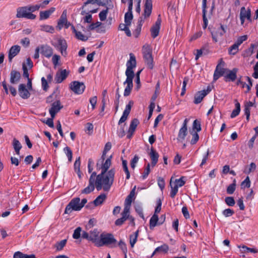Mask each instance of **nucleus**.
I'll use <instances>...</instances> for the list:
<instances>
[{
	"label": "nucleus",
	"instance_id": "f257e3e1",
	"mask_svg": "<svg viewBox=\"0 0 258 258\" xmlns=\"http://www.w3.org/2000/svg\"><path fill=\"white\" fill-rule=\"evenodd\" d=\"M111 158L110 156L101 166V172L97 175L95 185L97 190L103 188L104 191H108L112 185L114 178L115 170L111 168L108 171L111 164Z\"/></svg>",
	"mask_w": 258,
	"mask_h": 258
},
{
	"label": "nucleus",
	"instance_id": "f03ea898",
	"mask_svg": "<svg viewBox=\"0 0 258 258\" xmlns=\"http://www.w3.org/2000/svg\"><path fill=\"white\" fill-rule=\"evenodd\" d=\"M116 240L114 238L113 234L111 233L101 234L100 239L96 246L101 247L104 245L107 246L110 248L116 246Z\"/></svg>",
	"mask_w": 258,
	"mask_h": 258
},
{
	"label": "nucleus",
	"instance_id": "7ed1b4c3",
	"mask_svg": "<svg viewBox=\"0 0 258 258\" xmlns=\"http://www.w3.org/2000/svg\"><path fill=\"white\" fill-rule=\"evenodd\" d=\"M225 33L224 26L221 24L217 25L213 30H211L212 39L215 42H223L224 40L223 35Z\"/></svg>",
	"mask_w": 258,
	"mask_h": 258
},
{
	"label": "nucleus",
	"instance_id": "20e7f679",
	"mask_svg": "<svg viewBox=\"0 0 258 258\" xmlns=\"http://www.w3.org/2000/svg\"><path fill=\"white\" fill-rule=\"evenodd\" d=\"M136 57L133 53H131L130 54V59L126 62L127 68L125 71L126 76H135L133 69L136 67Z\"/></svg>",
	"mask_w": 258,
	"mask_h": 258
},
{
	"label": "nucleus",
	"instance_id": "39448f33",
	"mask_svg": "<svg viewBox=\"0 0 258 258\" xmlns=\"http://www.w3.org/2000/svg\"><path fill=\"white\" fill-rule=\"evenodd\" d=\"M80 199L79 198H75L73 199L66 206L64 213L69 214L72 211H80L81 210L80 205Z\"/></svg>",
	"mask_w": 258,
	"mask_h": 258
},
{
	"label": "nucleus",
	"instance_id": "423d86ee",
	"mask_svg": "<svg viewBox=\"0 0 258 258\" xmlns=\"http://www.w3.org/2000/svg\"><path fill=\"white\" fill-rule=\"evenodd\" d=\"M16 17L18 18H25L28 19L34 20L36 16L29 12L26 6L19 7L17 9Z\"/></svg>",
	"mask_w": 258,
	"mask_h": 258
},
{
	"label": "nucleus",
	"instance_id": "0eeeda50",
	"mask_svg": "<svg viewBox=\"0 0 258 258\" xmlns=\"http://www.w3.org/2000/svg\"><path fill=\"white\" fill-rule=\"evenodd\" d=\"M97 176L96 172L92 173L89 180V185L82 191V194H88L94 190Z\"/></svg>",
	"mask_w": 258,
	"mask_h": 258
},
{
	"label": "nucleus",
	"instance_id": "6e6552de",
	"mask_svg": "<svg viewBox=\"0 0 258 258\" xmlns=\"http://www.w3.org/2000/svg\"><path fill=\"white\" fill-rule=\"evenodd\" d=\"M70 88L75 94H81L84 91L85 86L82 82L74 81L71 83Z\"/></svg>",
	"mask_w": 258,
	"mask_h": 258
},
{
	"label": "nucleus",
	"instance_id": "1a4fd4ad",
	"mask_svg": "<svg viewBox=\"0 0 258 258\" xmlns=\"http://www.w3.org/2000/svg\"><path fill=\"white\" fill-rule=\"evenodd\" d=\"M225 64V62L223 60V58H221L219 60V62L216 66L214 74V80L216 81L218 80L220 77L222 76L225 72V69L222 68V66H224Z\"/></svg>",
	"mask_w": 258,
	"mask_h": 258
},
{
	"label": "nucleus",
	"instance_id": "9d476101",
	"mask_svg": "<svg viewBox=\"0 0 258 258\" xmlns=\"http://www.w3.org/2000/svg\"><path fill=\"white\" fill-rule=\"evenodd\" d=\"M62 108L63 105L61 104L60 100H58L53 102L51 104V107L49 110V112L51 117L54 118L56 114L58 113Z\"/></svg>",
	"mask_w": 258,
	"mask_h": 258
},
{
	"label": "nucleus",
	"instance_id": "9b49d317",
	"mask_svg": "<svg viewBox=\"0 0 258 258\" xmlns=\"http://www.w3.org/2000/svg\"><path fill=\"white\" fill-rule=\"evenodd\" d=\"M211 91L209 87L207 90L200 91L196 93L194 97V102L196 104H198L202 102L203 98Z\"/></svg>",
	"mask_w": 258,
	"mask_h": 258
},
{
	"label": "nucleus",
	"instance_id": "f8f14e48",
	"mask_svg": "<svg viewBox=\"0 0 258 258\" xmlns=\"http://www.w3.org/2000/svg\"><path fill=\"white\" fill-rule=\"evenodd\" d=\"M153 1L152 0H146L144 5V13L143 16L144 19L149 18L152 11Z\"/></svg>",
	"mask_w": 258,
	"mask_h": 258
},
{
	"label": "nucleus",
	"instance_id": "ddd939ff",
	"mask_svg": "<svg viewBox=\"0 0 258 258\" xmlns=\"http://www.w3.org/2000/svg\"><path fill=\"white\" fill-rule=\"evenodd\" d=\"M188 120L187 118H185L183 121L182 127L179 130L177 140L179 141H182L185 139L186 136L187 134V124Z\"/></svg>",
	"mask_w": 258,
	"mask_h": 258
},
{
	"label": "nucleus",
	"instance_id": "4468645a",
	"mask_svg": "<svg viewBox=\"0 0 258 258\" xmlns=\"http://www.w3.org/2000/svg\"><path fill=\"white\" fill-rule=\"evenodd\" d=\"M159 15L155 24L151 28V36L153 38H156L159 34L161 23V19Z\"/></svg>",
	"mask_w": 258,
	"mask_h": 258
},
{
	"label": "nucleus",
	"instance_id": "2eb2a0df",
	"mask_svg": "<svg viewBox=\"0 0 258 258\" xmlns=\"http://www.w3.org/2000/svg\"><path fill=\"white\" fill-rule=\"evenodd\" d=\"M134 78V77L126 76V79L123 83L124 84H127L123 93V95L125 97L130 95L131 90H132L133 87V80Z\"/></svg>",
	"mask_w": 258,
	"mask_h": 258
},
{
	"label": "nucleus",
	"instance_id": "dca6fc26",
	"mask_svg": "<svg viewBox=\"0 0 258 258\" xmlns=\"http://www.w3.org/2000/svg\"><path fill=\"white\" fill-rule=\"evenodd\" d=\"M70 73L69 71L65 70H61L57 72L55 77V81L56 83H60L64 80Z\"/></svg>",
	"mask_w": 258,
	"mask_h": 258
},
{
	"label": "nucleus",
	"instance_id": "f3484780",
	"mask_svg": "<svg viewBox=\"0 0 258 258\" xmlns=\"http://www.w3.org/2000/svg\"><path fill=\"white\" fill-rule=\"evenodd\" d=\"M18 92L20 96L24 99H28L30 96L28 89L26 88V85L24 84H21L19 85Z\"/></svg>",
	"mask_w": 258,
	"mask_h": 258
},
{
	"label": "nucleus",
	"instance_id": "a211bd4d",
	"mask_svg": "<svg viewBox=\"0 0 258 258\" xmlns=\"http://www.w3.org/2000/svg\"><path fill=\"white\" fill-rule=\"evenodd\" d=\"M90 241H91L96 246V243L98 242L100 239V232L98 229L95 228L92 230H90L89 232Z\"/></svg>",
	"mask_w": 258,
	"mask_h": 258
},
{
	"label": "nucleus",
	"instance_id": "6ab92c4d",
	"mask_svg": "<svg viewBox=\"0 0 258 258\" xmlns=\"http://www.w3.org/2000/svg\"><path fill=\"white\" fill-rule=\"evenodd\" d=\"M106 198L107 197L106 194H101L96 198V199L93 202V203H89L86 206V208H88L89 207L92 206V204H94L95 206H98L101 205L105 201Z\"/></svg>",
	"mask_w": 258,
	"mask_h": 258
},
{
	"label": "nucleus",
	"instance_id": "aec40b11",
	"mask_svg": "<svg viewBox=\"0 0 258 258\" xmlns=\"http://www.w3.org/2000/svg\"><path fill=\"white\" fill-rule=\"evenodd\" d=\"M139 124V121L137 118H134L131 121L127 135V138L128 139H130L132 137Z\"/></svg>",
	"mask_w": 258,
	"mask_h": 258
},
{
	"label": "nucleus",
	"instance_id": "412c9836",
	"mask_svg": "<svg viewBox=\"0 0 258 258\" xmlns=\"http://www.w3.org/2000/svg\"><path fill=\"white\" fill-rule=\"evenodd\" d=\"M21 74L19 72L13 70L10 73V83L12 84H17L21 79Z\"/></svg>",
	"mask_w": 258,
	"mask_h": 258
},
{
	"label": "nucleus",
	"instance_id": "4be33fe9",
	"mask_svg": "<svg viewBox=\"0 0 258 258\" xmlns=\"http://www.w3.org/2000/svg\"><path fill=\"white\" fill-rule=\"evenodd\" d=\"M20 49V46L18 45H14L11 47L8 54V58L10 62H11L12 59L19 53Z\"/></svg>",
	"mask_w": 258,
	"mask_h": 258
},
{
	"label": "nucleus",
	"instance_id": "5701e85b",
	"mask_svg": "<svg viewBox=\"0 0 258 258\" xmlns=\"http://www.w3.org/2000/svg\"><path fill=\"white\" fill-rule=\"evenodd\" d=\"M41 53L46 57L49 58L53 54L52 48L47 45H42L40 46Z\"/></svg>",
	"mask_w": 258,
	"mask_h": 258
},
{
	"label": "nucleus",
	"instance_id": "b1692460",
	"mask_svg": "<svg viewBox=\"0 0 258 258\" xmlns=\"http://www.w3.org/2000/svg\"><path fill=\"white\" fill-rule=\"evenodd\" d=\"M58 48L60 50L62 55H67V43L66 41L63 39H59L58 40Z\"/></svg>",
	"mask_w": 258,
	"mask_h": 258
},
{
	"label": "nucleus",
	"instance_id": "393cba45",
	"mask_svg": "<svg viewBox=\"0 0 258 258\" xmlns=\"http://www.w3.org/2000/svg\"><path fill=\"white\" fill-rule=\"evenodd\" d=\"M238 69L234 68L232 70L227 69V80L233 82L237 78Z\"/></svg>",
	"mask_w": 258,
	"mask_h": 258
},
{
	"label": "nucleus",
	"instance_id": "a878e982",
	"mask_svg": "<svg viewBox=\"0 0 258 258\" xmlns=\"http://www.w3.org/2000/svg\"><path fill=\"white\" fill-rule=\"evenodd\" d=\"M136 188V186H135L134 187L131 191L130 194L127 196V197L125 199V202H124L125 206H127L128 207H131L132 201L134 199H135Z\"/></svg>",
	"mask_w": 258,
	"mask_h": 258
},
{
	"label": "nucleus",
	"instance_id": "bb28decb",
	"mask_svg": "<svg viewBox=\"0 0 258 258\" xmlns=\"http://www.w3.org/2000/svg\"><path fill=\"white\" fill-rule=\"evenodd\" d=\"M150 158L152 160V166L153 167L155 166L157 164L158 161L159 154L154 149L153 147L151 148V152L149 154Z\"/></svg>",
	"mask_w": 258,
	"mask_h": 258
},
{
	"label": "nucleus",
	"instance_id": "cd10ccee",
	"mask_svg": "<svg viewBox=\"0 0 258 258\" xmlns=\"http://www.w3.org/2000/svg\"><path fill=\"white\" fill-rule=\"evenodd\" d=\"M55 10V8L51 7L48 10L41 11L40 12V20H42L48 19L50 15L54 12Z\"/></svg>",
	"mask_w": 258,
	"mask_h": 258
},
{
	"label": "nucleus",
	"instance_id": "c85d7f7f",
	"mask_svg": "<svg viewBox=\"0 0 258 258\" xmlns=\"http://www.w3.org/2000/svg\"><path fill=\"white\" fill-rule=\"evenodd\" d=\"M206 8H207V0H203L202 4V9H203V18L204 24L203 27L204 29H206L207 27L208 21L206 17Z\"/></svg>",
	"mask_w": 258,
	"mask_h": 258
},
{
	"label": "nucleus",
	"instance_id": "c756f323",
	"mask_svg": "<svg viewBox=\"0 0 258 258\" xmlns=\"http://www.w3.org/2000/svg\"><path fill=\"white\" fill-rule=\"evenodd\" d=\"M67 21V10H64L59 19L56 28L59 30H61L63 26V24Z\"/></svg>",
	"mask_w": 258,
	"mask_h": 258
},
{
	"label": "nucleus",
	"instance_id": "7c9ffc66",
	"mask_svg": "<svg viewBox=\"0 0 258 258\" xmlns=\"http://www.w3.org/2000/svg\"><path fill=\"white\" fill-rule=\"evenodd\" d=\"M143 56L148 68L151 70L153 69L154 64L152 53L144 54Z\"/></svg>",
	"mask_w": 258,
	"mask_h": 258
},
{
	"label": "nucleus",
	"instance_id": "2f4dec72",
	"mask_svg": "<svg viewBox=\"0 0 258 258\" xmlns=\"http://www.w3.org/2000/svg\"><path fill=\"white\" fill-rule=\"evenodd\" d=\"M12 144L16 153L18 155H19L20 151L22 148V145L20 142L16 138H14Z\"/></svg>",
	"mask_w": 258,
	"mask_h": 258
},
{
	"label": "nucleus",
	"instance_id": "473e14b6",
	"mask_svg": "<svg viewBox=\"0 0 258 258\" xmlns=\"http://www.w3.org/2000/svg\"><path fill=\"white\" fill-rule=\"evenodd\" d=\"M159 218L157 214H154L150 220V228L153 229L156 225H158Z\"/></svg>",
	"mask_w": 258,
	"mask_h": 258
},
{
	"label": "nucleus",
	"instance_id": "72a5a7b5",
	"mask_svg": "<svg viewBox=\"0 0 258 258\" xmlns=\"http://www.w3.org/2000/svg\"><path fill=\"white\" fill-rule=\"evenodd\" d=\"M169 250V247L168 245L164 244L160 246H159L157 247L153 253H152L151 257H152L156 253L160 252H164V253H167Z\"/></svg>",
	"mask_w": 258,
	"mask_h": 258
},
{
	"label": "nucleus",
	"instance_id": "f704fd0d",
	"mask_svg": "<svg viewBox=\"0 0 258 258\" xmlns=\"http://www.w3.org/2000/svg\"><path fill=\"white\" fill-rule=\"evenodd\" d=\"M235 102V109H234L231 114V117L234 118L237 115H238L240 112V103L237 101L236 99L234 100Z\"/></svg>",
	"mask_w": 258,
	"mask_h": 258
},
{
	"label": "nucleus",
	"instance_id": "c9c22d12",
	"mask_svg": "<svg viewBox=\"0 0 258 258\" xmlns=\"http://www.w3.org/2000/svg\"><path fill=\"white\" fill-rule=\"evenodd\" d=\"M67 242V239H63L60 241L57 242L54 245V247L56 248L57 251H60L66 245Z\"/></svg>",
	"mask_w": 258,
	"mask_h": 258
},
{
	"label": "nucleus",
	"instance_id": "e433bc0d",
	"mask_svg": "<svg viewBox=\"0 0 258 258\" xmlns=\"http://www.w3.org/2000/svg\"><path fill=\"white\" fill-rule=\"evenodd\" d=\"M248 12V9L246 10L245 7H243L240 9V19L241 21V25H243L245 19H246V13Z\"/></svg>",
	"mask_w": 258,
	"mask_h": 258
},
{
	"label": "nucleus",
	"instance_id": "4c0bfd02",
	"mask_svg": "<svg viewBox=\"0 0 258 258\" xmlns=\"http://www.w3.org/2000/svg\"><path fill=\"white\" fill-rule=\"evenodd\" d=\"M133 19L132 12L127 11L124 15V22L127 25H131V21Z\"/></svg>",
	"mask_w": 258,
	"mask_h": 258
},
{
	"label": "nucleus",
	"instance_id": "58836bf2",
	"mask_svg": "<svg viewBox=\"0 0 258 258\" xmlns=\"http://www.w3.org/2000/svg\"><path fill=\"white\" fill-rule=\"evenodd\" d=\"M139 231H136L134 234L131 235L130 236V242L132 247L134 246L135 244L136 243L137 238L138 236Z\"/></svg>",
	"mask_w": 258,
	"mask_h": 258
},
{
	"label": "nucleus",
	"instance_id": "ea45409f",
	"mask_svg": "<svg viewBox=\"0 0 258 258\" xmlns=\"http://www.w3.org/2000/svg\"><path fill=\"white\" fill-rule=\"evenodd\" d=\"M239 46L234 43L231 47H229L228 49V53L230 55H235L239 51L238 49Z\"/></svg>",
	"mask_w": 258,
	"mask_h": 258
},
{
	"label": "nucleus",
	"instance_id": "a19ab883",
	"mask_svg": "<svg viewBox=\"0 0 258 258\" xmlns=\"http://www.w3.org/2000/svg\"><path fill=\"white\" fill-rule=\"evenodd\" d=\"M119 248L121 249L123 253L124 254V258H126V253L127 252V249L126 247V244L125 242L122 240H120L118 244Z\"/></svg>",
	"mask_w": 258,
	"mask_h": 258
},
{
	"label": "nucleus",
	"instance_id": "79ce46f5",
	"mask_svg": "<svg viewBox=\"0 0 258 258\" xmlns=\"http://www.w3.org/2000/svg\"><path fill=\"white\" fill-rule=\"evenodd\" d=\"M236 188V180L235 179H234L233 181V183L230 184L227 187V192L229 194H232Z\"/></svg>",
	"mask_w": 258,
	"mask_h": 258
},
{
	"label": "nucleus",
	"instance_id": "37998d69",
	"mask_svg": "<svg viewBox=\"0 0 258 258\" xmlns=\"http://www.w3.org/2000/svg\"><path fill=\"white\" fill-rule=\"evenodd\" d=\"M75 34L76 38L82 41H86L88 39V37L85 36L80 31H77Z\"/></svg>",
	"mask_w": 258,
	"mask_h": 258
},
{
	"label": "nucleus",
	"instance_id": "c03bdc74",
	"mask_svg": "<svg viewBox=\"0 0 258 258\" xmlns=\"http://www.w3.org/2000/svg\"><path fill=\"white\" fill-rule=\"evenodd\" d=\"M160 83L158 82L156 85V89L154 92V94L153 95L151 98V101H155L157 98L158 95L159 94L160 91Z\"/></svg>",
	"mask_w": 258,
	"mask_h": 258
},
{
	"label": "nucleus",
	"instance_id": "a18cd8bd",
	"mask_svg": "<svg viewBox=\"0 0 258 258\" xmlns=\"http://www.w3.org/2000/svg\"><path fill=\"white\" fill-rule=\"evenodd\" d=\"M63 150L68 157L69 161L71 162L73 158V153L70 147H66L63 149Z\"/></svg>",
	"mask_w": 258,
	"mask_h": 258
},
{
	"label": "nucleus",
	"instance_id": "49530a36",
	"mask_svg": "<svg viewBox=\"0 0 258 258\" xmlns=\"http://www.w3.org/2000/svg\"><path fill=\"white\" fill-rule=\"evenodd\" d=\"M41 30L47 32H49L51 33H53L54 31V29L52 26L49 25H41Z\"/></svg>",
	"mask_w": 258,
	"mask_h": 258
},
{
	"label": "nucleus",
	"instance_id": "de8ad7c7",
	"mask_svg": "<svg viewBox=\"0 0 258 258\" xmlns=\"http://www.w3.org/2000/svg\"><path fill=\"white\" fill-rule=\"evenodd\" d=\"M122 167L123 170L126 174V179H129L130 178V173L127 167V162L125 160H122Z\"/></svg>",
	"mask_w": 258,
	"mask_h": 258
},
{
	"label": "nucleus",
	"instance_id": "09e8293b",
	"mask_svg": "<svg viewBox=\"0 0 258 258\" xmlns=\"http://www.w3.org/2000/svg\"><path fill=\"white\" fill-rule=\"evenodd\" d=\"M108 12V8H107L105 10L102 11L99 14L100 20L101 21H104L106 19L107 14Z\"/></svg>",
	"mask_w": 258,
	"mask_h": 258
},
{
	"label": "nucleus",
	"instance_id": "8fccbe9b",
	"mask_svg": "<svg viewBox=\"0 0 258 258\" xmlns=\"http://www.w3.org/2000/svg\"><path fill=\"white\" fill-rule=\"evenodd\" d=\"M82 231V228L80 227H77L74 232L73 237L74 239H78L81 236V232Z\"/></svg>",
	"mask_w": 258,
	"mask_h": 258
},
{
	"label": "nucleus",
	"instance_id": "3c124183",
	"mask_svg": "<svg viewBox=\"0 0 258 258\" xmlns=\"http://www.w3.org/2000/svg\"><path fill=\"white\" fill-rule=\"evenodd\" d=\"M130 207L124 206L123 211L121 213L122 217H124L126 219L130 217Z\"/></svg>",
	"mask_w": 258,
	"mask_h": 258
},
{
	"label": "nucleus",
	"instance_id": "603ef678",
	"mask_svg": "<svg viewBox=\"0 0 258 258\" xmlns=\"http://www.w3.org/2000/svg\"><path fill=\"white\" fill-rule=\"evenodd\" d=\"M142 52L143 55L152 53V49L148 44H145L143 46Z\"/></svg>",
	"mask_w": 258,
	"mask_h": 258
},
{
	"label": "nucleus",
	"instance_id": "864d4df0",
	"mask_svg": "<svg viewBox=\"0 0 258 258\" xmlns=\"http://www.w3.org/2000/svg\"><path fill=\"white\" fill-rule=\"evenodd\" d=\"M250 186V181L248 176H247L246 178L241 183V186L242 188H248Z\"/></svg>",
	"mask_w": 258,
	"mask_h": 258
},
{
	"label": "nucleus",
	"instance_id": "5fc2aeb1",
	"mask_svg": "<svg viewBox=\"0 0 258 258\" xmlns=\"http://www.w3.org/2000/svg\"><path fill=\"white\" fill-rule=\"evenodd\" d=\"M184 178L183 176H182L179 179H175L174 185H176L177 187L183 186L185 183V181L183 180Z\"/></svg>",
	"mask_w": 258,
	"mask_h": 258
},
{
	"label": "nucleus",
	"instance_id": "6e6d98bb",
	"mask_svg": "<svg viewBox=\"0 0 258 258\" xmlns=\"http://www.w3.org/2000/svg\"><path fill=\"white\" fill-rule=\"evenodd\" d=\"M41 6L40 5H34V6H26L28 10L29 11V12L30 13H32V12H34L36 11H38L40 8Z\"/></svg>",
	"mask_w": 258,
	"mask_h": 258
},
{
	"label": "nucleus",
	"instance_id": "4d7b16f0",
	"mask_svg": "<svg viewBox=\"0 0 258 258\" xmlns=\"http://www.w3.org/2000/svg\"><path fill=\"white\" fill-rule=\"evenodd\" d=\"M161 205L162 200H161V199L159 198L157 200V206L155 208L154 214H157V213H159L161 211Z\"/></svg>",
	"mask_w": 258,
	"mask_h": 258
},
{
	"label": "nucleus",
	"instance_id": "13d9d810",
	"mask_svg": "<svg viewBox=\"0 0 258 258\" xmlns=\"http://www.w3.org/2000/svg\"><path fill=\"white\" fill-rule=\"evenodd\" d=\"M188 80H189L188 78L187 77H185L184 78L183 82L182 88V91L180 94L181 96H183L185 93V90H186L185 88H186L187 83L188 82Z\"/></svg>",
	"mask_w": 258,
	"mask_h": 258
},
{
	"label": "nucleus",
	"instance_id": "bf43d9fd",
	"mask_svg": "<svg viewBox=\"0 0 258 258\" xmlns=\"http://www.w3.org/2000/svg\"><path fill=\"white\" fill-rule=\"evenodd\" d=\"M247 38V35H243L238 38L236 42L235 43L238 46L240 45L243 41H245Z\"/></svg>",
	"mask_w": 258,
	"mask_h": 258
},
{
	"label": "nucleus",
	"instance_id": "052dcab7",
	"mask_svg": "<svg viewBox=\"0 0 258 258\" xmlns=\"http://www.w3.org/2000/svg\"><path fill=\"white\" fill-rule=\"evenodd\" d=\"M158 185L161 190H163L165 187V181L164 179L161 177H159L157 179Z\"/></svg>",
	"mask_w": 258,
	"mask_h": 258
},
{
	"label": "nucleus",
	"instance_id": "680f3d73",
	"mask_svg": "<svg viewBox=\"0 0 258 258\" xmlns=\"http://www.w3.org/2000/svg\"><path fill=\"white\" fill-rule=\"evenodd\" d=\"M193 128L194 130H196L197 132H200L201 131V126L200 122L198 121L197 120H194L193 122Z\"/></svg>",
	"mask_w": 258,
	"mask_h": 258
},
{
	"label": "nucleus",
	"instance_id": "e2e57ef3",
	"mask_svg": "<svg viewBox=\"0 0 258 258\" xmlns=\"http://www.w3.org/2000/svg\"><path fill=\"white\" fill-rule=\"evenodd\" d=\"M129 114L130 113H128L126 112L123 111V114L121 116V118H120V119L118 121V124H120L121 123L125 121L127 118V117H128Z\"/></svg>",
	"mask_w": 258,
	"mask_h": 258
},
{
	"label": "nucleus",
	"instance_id": "0e129e2a",
	"mask_svg": "<svg viewBox=\"0 0 258 258\" xmlns=\"http://www.w3.org/2000/svg\"><path fill=\"white\" fill-rule=\"evenodd\" d=\"M22 69H23V76L24 78H26L28 79V78H29V75L28 69L24 63L22 65Z\"/></svg>",
	"mask_w": 258,
	"mask_h": 258
},
{
	"label": "nucleus",
	"instance_id": "69168bd1",
	"mask_svg": "<svg viewBox=\"0 0 258 258\" xmlns=\"http://www.w3.org/2000/svg\"><path fill=\"white\" fill-rule=\"evenodd\" d=\"M80 157H79L75 161L74 163V169L75 171L78 170L79 171V170H80Z\"/></svg>",
	"mask_w": 258,
	"mask_h": 258
},
{
	"label": "nucleus",
	"instance_id": "338daca9",
	"mask_svg": "<svg viewBox=\"0 0 258 258\" xmlns=\"http://www.w3.org/2000/svg\"><path fill=\"white\" fill-rule=\"evenodd\" d=\"M199 136L197 133L195 132L192 134V138L191 140L190 143L192 145L195 144L199 140Z\"/></svg>",
	"mask_w": 258,
	"mask_h": 258
},
{
	"label": "nucleus",
	"instance_id": "774afa93",
	"mask_svg": "<svg viewBox=\"0 0 258 258\" xmlns=\"http://www.w3.org/2000/svg\"><path fill=\"white\" fill-rule=\"evenodd\" d=\"M254 73L252 74V77L255 79L258 78V61L256 63L254 67Z\"/></svg>",
	"mask_w": 258,
	"mask_h": 258
}]
</instances>
